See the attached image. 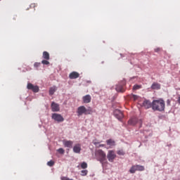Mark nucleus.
I'll return each mask as SVG.
<instances>
[{"label": "nucleus", "mask_w": 180, "mask_h": 180, "mask_svg": "<svg viewBox=\"0 0 180 180\" xmlns=\"http://www.w3.org/2000/svg\"><path fill=\"white\" fill-rule=\"evenodd\" d=\"M178 103L180 104V96L178 98Z\"/></svg>", "instance_id": "obj_34"}, {"label": "nucleus", "mask_w": 180, "mask_h": 180, "mask_svg": "<svg viewBox=\"0 0 180 180\" xmlns=\"http://www.w3.org/2000/svg\"><path fill=\"white\" fill-rule=\"evenodd\" d=\"M27 88V89H30L35 93H37L39 91V86H34L32 83H28Z\"/></svg>", "instance_id": "obj_7"}, {"label": "nucleus", "mask_w": 180, "mask_h": 180, "mask_svg": "<svg viewBox=\"0 0 180 180\" xmlns=\"http://www.w3.org/2000/svg\"><path fill=\"white\" fill-rule=\"evenodd\" d=\"M104 146H105V145H103V144L100 145V147H104Z\"/></svg>", "instance_id": "obj_35"}, {"label": "nucleus", "mask_w": 180, "mask_h": 180, "mask_svg": "<svg viewBox=\"0 0 180 180\" xmlns=\"http://www.w3.org/2000/svg\"><path fill=\"white\" fill-rule=\"evenodd\" d=\"M52 112H60V105L58 103L52 102L51 105Z\"/></svg>", "instance_id": "obj_9"}, {"label": "nucleus", "mask_w": 180, "mask_h": 180, "mask_svg": "<svg viewBox=\"0 0 180 180\" xmlns=\"http://www.w3.org/2000/svg\"><path fill=\"white\" fill-rule=\"evenodd\" d=\"M141 85H139V84H135L134 86H133V89L134 91H137V89H141Z\"/></svg>", "instance_id": "obj_23"}, {"label": "nucleus", "mask_w": 180, "mask_h": 180, "mask_svg": "<svg viewBox=\"0 0 180 180\" xmlns=\"http://www.w3.org/2000/svg\"><path fill=\"white\" fill-rule=\"evenodd\" d=\"M108 146H115V141L112 139H108L106 141Z\"/></svg>", "instance_id": "obj_21"}, {"label": "nucleus", "mask_w": 180, "mask_h": 180, "mask_svg": "<svg viewBox=\"0 0 180 180\" xmlns=\"http://www.w3.org/2000/svg\"><path fill=\"white\" fill-rule=\"evenodd\" d=\"M52 119L55 120V122H58V123H61L64 122V117H62L60 114H57V113L52 114Z\"/></svg>", "instance_id": "obj_5"}, {"label": "nucleus", "mask_w": 180, "mask_h": 180, "mask_svg": "<svg viewBox=\"0 0 180 180\" xmlns=\"http://www.w3.org/2000/svg\"><path fill=\"white\" fill-rule=\"evenodd\" d=\"M143 106L145 109H150V108H153V103L148 100H145L143 103Z\"/></svg>", "instance_id": "obj_11"}, {"label": "nucleus", "mask_w": 180, "mask_h": 180, "mask_svg": "<svg viewBox=\"0 0 180 180\" xmlns=\"http://www.w3.org/2000/svg\"><path fill=\"white\" fill-rule=\"evenodd\" d=\"M167 105H171V101L167 100Z\"/></svg>", "instance_id": "obj_32"}, {"label": "nucleus", "mask_w": 180, "mask_h": 180, "mask_svg": "<svg viewBox=\"0 0 180 180\" xmlns=\"http://www.w3.org/2000/svg\"><path fill=\"white\" fill-rule=\"evenodd\" d=\"M47 165H49V167H53V165H54V161L50 160L47 162Z\"/></svg>", "instance_id": "obj_26"}, {"label": "nucleus", "mask_w": 180, "mask_h": 180, "mask_svg": "<svg viewBox=\"0 0 180 180\" xmlns=\"http://www.w3.org/2000/svg\"><path fill=\"white\" fill-rule=\"evenodd\" d=\"M135 167L136 168V171H144V169H146V168L144 167V166L143 165H135Z\"/></svg>", "instance_id": "obj_18"}, {"label": "nucleus", "mask_w": 180, "mask_h": 180, "mask_svg": "<svg viewBox=\"0 0 180 180\" xmlns=\"http://www.w3.org/2000/svg\"><path fill=\"white\" fill-rule=\"evenodd\" d=\"M41 64H44V65H49V64H50V62H49V60H43L41 61Z\"/></svg>", "instance_id": "obj_25"}, {"label": "nucleus", "mask_w": 180, "mask_h": 180, "mask_svg": "<svg viewBox=\"0 0 180 180\" xmlns=\"http://www.w3.org/2000/svg\"><path fill=\"white\" fill-rule=\"evenodd\" d=\"M74 142L72 141H63V145L65 147H68V148H72V145Z\"/></svg>", "instance_id": "obj_15"}, {"label": "nucleus", "mask_w": 180, "mask_h": 180, "mask_svg": "<svg viewBox=\"0 0 180 180\" xmlns=\"http://www.w3.org/2000/svg\"><path fill=\"white\" fill-rule=\"evenodd\" d=\"M81 175L82 176H86V175H88V170H82Z\"/></svg>", "instance_id": "obj_24"}, {"label": "nucleus", "mask_w": 180, "mask_h": 180, "mask_svg": "<svg viewBox=\"0 0 180 180\" xmlns=\"http://www.w3.org/2000/svg\"><path fill=\"white\" fill-rule=\"evenodd\" d=\"M152 109L153 110L162 112L165 109V101L162 99L154 100L152 102Z\"/></svg>", "instance_id": "obj_1"}, {"label": "nucleus", "mask_w": 180, "mask_h": 180, "mask_svg": "<svg viewBox=\"0 0 180 180\" xmlns=\"http://www.w3.org/2000/svg\"><path fill=\"white\" fill-rule=\"evenodd\" d=\"M114 116H115L118 120H122L123 119V112H122L120 110H115L114 111Z\"/></svg>", "instance_id": "obj_8"}, {"label": "nucleus", "mask_w": 180, "mask_h": 180, "mask_svg": "<svg viewBox=\"0 0 180 180\" xmlns=\"http://www.w3.org/2000/svg\"><path fill=\"white\" fill-rule=\"evenodd\" d=\"M124 85H126V80H122L121 82L116 86V91L124 92Z\"/></svg>", "instance_id": "obj_4"}, {"label": "nucleus", "mask_w": 180, "mask_h": 180, "mask_svg": "<svg viewBox=\"0 0 180 180\" xmlns=\"http://www.w3.org/2000/svg\"><path fill=\"white\" fill-rule=\"evenodd\" d=\"M82 99H83L84 103H90L92 98L91 97V96L89 94H87V95L83 96Z\"/></svg>", "instance_id": "obj_14"}, {"label": "nucleus", "mask_w": 180, "mask_h": 180, "mask_svg": "<svg viewBox=\"0 0 180 180\" xmlns=\"http://www.w3.org/2000/svg\"><path fill=\"white\" fill-rule=\"evenodd\" d=\"M42 57L44 58V60H50V54L47 51L43 52Z\"/></svg>", "instance_id": "obj_17"}, {"label": "nucleus", "mask_w": 180, "mask_h": 180, "mask_svg": "<svg viewBox=\"0 0 180 180\" xmlns=\"http://www.w3.org/2000/svg\"><path fill=\"white\" fill-rule=\"evenodd\" d=\"M81 168H82V169H85L88 168V164H86V162H83L81 164Z\"/></svg>", "instance_id": "obj_22"}, {"label": "nucleus", "mask_w": 180, "mask_h": 180, "mask_svg": "<svg viewBox=\"0 0 180 180\" xmlns=\"http://www.w3.org/2000/svg\"><path fill=\"white\" fill-rule=\"evenodd\" d=\"M73 151L76 154H79L81 153V144L77 143L73 147Z\"/></svg>", "instance_id": "obj_12"}, {"label": "nucleus", "mask_w": 180, "mask_h": 180, "mask_svg": "<svg viewBox=\"0 0 180 180\" xmlns=\"http://www.w3.org/2000/svg\"><path fill=\"white\" fill-rule=\"evenodd\" d=\"M79 77V73L77 72H72L69 75V78L70 79H77V78Z\"/></svg>", "instance_id": "obj_13"}, {"label": "nucleus", "mask_w": 180, "mask_h": 180, "mask_svg": "<svg viewBox=\"0 0 180 180\" xmlns=\"http://www.w3.org/2000/svg\"><path fill=\"white\" fill-rule=\"evenodd\" d=\"M137 123H139V119H137V117H136L129 119L128 121V124H129L130 126H136Z\"/></svg>", "instance_id": "obj_10"}, {"label": "nucleus", "mask_w": 180, "mask_h": 180, "mask_svg": "<svg viewBox=\"0 0 180 180\" xmlns=\"http://www.w3.org/2000/svg\"><path fill=\"white\" fill-rule=\"evenodd\" d=\"M107 158L110 162H113L114 160L116 158V154L113 150H109L107 155Z\"/></svg>", "instance_id": "obj_6"}, {"label": "nucleus", "mask_w": 180, "mask_h": 180, "mask_svg": "<svg viewBox=\"0 0 180 180\" xmlns=\"http://www.w3.org/2000/svg\"><path fill=\"white\" fill-rule=\"evenodd\" d=\"M133 98L134 99V101H136V99H137V96H133Z\"/></svg>", "instance_id": "obj_33"}, {"label": "nucleus", "mask_w": 180, "mask_h": 180, "mask_svg": "<svg viewBox=\"0 0 180 180\" xmlns=\"http://www.w3.org/2000/svg\"><path fill=\"white\" fill-rule=\"evenodd\" d=\"M136 172H137L136 168V165H132V166L131 167V168L129 169V172L130 174H136Z\"/></svg>", "instance_id": "obj_19"}, {"label": "nucleus", "mask_w": 180, "mask_h": 180, "mask_svg": "<svg viewBox=\"0 0 180 180\" xmlns=\"http://www.w3.org/2000/svg\"><path fill=\"white\" fill-rule=\"evenodd\" d=\"M151 89H161V84L154 82L151 86Z\"/></svg>", "instance_id": "obj_16"}, {"label": "nucleus", "mask_w": 180, "mask_h": 180, "mask_svg": "<svg viewBox=\"0 0 180 180\" xmlns=\"http://www.w3.org/2000/svg\"><path fill=\"white\" fill-rule=\"evenodd\" d=\"M60 179L61 180H74V179H70V178H68L67 176H62V177H60Z\"/></svg>", "instance_id": "obj_29"}, {"label": "nucleus", "mask_w": 180, "mask_h": 180, "mask_svg": "<svg viewBox=\"0 0 180 180\" xmlns=\"http://www.w3.org/2000/svg\"><path fill=\"white\" fill-rule=\"evenodd\" d=\"M41 63H35L34 64V67H35V68H37L38 67H40V65H41Z\"/></svg>", "instance_id": "obj_30"}, {"label": "nucleus", "mask_w": 180, "mask_h": 180, "mask_svg": "<svg viewBox=\"0 0 180 180\" xmlns=\"http://www.w3.org/2000/svg\"><path fill=\"white\" fill-rule=\"evenodd\" d=\"M77 113L78 116H82V115H91V113H92V110L86 109L85 106L82 105L77 108Z\"/></svg>", "instance_id": "obj_3"}, {"label": "nucleus", "mask_w": 180, "mask_h": 180, "mask_svg": "<svg viewBox=\"0 0 180 180\" xmlns=\"http://www.w3.org/2000/svg\"><path fill=\"white\" fill-rule=\"evenodd\" d=\"M96 157L101 164H103V162L106 161V153L101 149H99L96 152Z\"/></svg>", "instance_id": "obj_2"}, {"label": "nucleus", "mask_w": 180, "mask_h": 180, "mask_svg": "<svg viewBox=\"0 0 180 180\" xmlns=\"http://www.w3.org/2000/svg\"><path fill=\"white\" fill-rule=\"evenodd\" d=\"M56 91H57L56 86L51 87L49 89V95H54V92H56Z\"/></svg>", "instance_id": "obj_20"}, {"label": "nucleus", "mask_w": 180, "mask_h": 180, "mask_svg": "<svg viewBox=\"0 0 180 180\" xmlns=\"http://www.w3.org/2000/svg\"><path fill=\"white\" fill-rule=\"evenodd\" d=\"M159 51H161V49H160V48H156V49H155V53H159Z\"/></svg>", "instance_id": "obj_31"}, {"label": "nucleus", "mask_w": 180, "mask_h": 180, "mask_svg": "<svg viewBox=\"0 0 180 180\" xmlns=\"http://www.w3.org/2000/svg\"><path fill=\"white\" fill-rule=\"evenodd\" d=\"M58 152L59 153V154H64V153H65V150H64V149L60 148L58 149Z\"/></svg>", "instance_id": "obj_27"}, {"label": "nucleus", "mask_w": 180, "mask_h": 180, "mask_svg": "<svg viewBox=\"0 0 180 180\" xmlns=\"http://www.w3.org/2000/svg\"><path fill=\"white\" fill-rule=\"evenodd\" d=\"M117 153L118 154V155H123L124 154V151H123L122 150H118Z\"/></svg>", "instance_id": "obj_28"}]
</instances>
